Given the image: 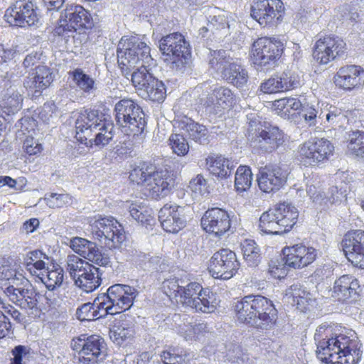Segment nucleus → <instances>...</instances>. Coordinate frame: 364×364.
<instances>
[{"label": "nucleus", "mask_w": 364, "mask_h": 364, "mask_svg": "<svg viewBox=\"0 0 364 364\" xmlns=\"http://www.w3.org/2000/svg\"><path fill=\"white\" fill-rule=\"evenodd\" d=\"M136 334V322L128 314H120L115 318L109 327V338L119 346L130 343Z\"/></svg>", "instance_id": "obj_21"}, {"label": "nucleus", "mask_w": 364, "mask_h": 364, "mask_svg": "<svg viewBox=\"0 0 364 364\" xmlns=\"http://www.w3.org/2000/svg\"><path fill=\"white\" fill-rule=\"evenodd\" d=\"M260 90L264 93L269 94L284 92V85H282L279 75H274L262 82Z\"/></svg>", "instance_id": "obj_57"}, {"label": "nucleus", "mask_w": 364, "mask_h": 364, "mask_svg": "<svg viewBox=\"0 0 364 364\" xmlns=\"http://www.w3.org/2000/svg\"><path fill=\"white\" fill-rule=\"evenodd\" d=\"M159 220L164 231L177 233L186 225L183 208L176 205L166 204L159 211Z\"/></svg>", "instance_id": "obj_24"}, {"label": "nucleus", "mask_w": 364, "mask_h": 364, "mask_svg": "<svg viewBox=\"0 0 364 364\" xmlns=\"http://www.w3.org/2000/svg\"><path fill=\"white\" fill-rule=\"evenodd\" d=\"M106 308L99 294L93 302L82 304L77 309L76 316L82 321H91L107 316Z\"/></svg>", "instance_id": "obj_31"}, {"label": "nucleus", "mask_w": 364, "mask_h": 364, "mask_svg": "<svg viewBox=\"0 0 364 364\" xmlns=\"http://www.w3.org/2000/svg\"><path fill=\"white\" fill-rule=\"evenodd\" d=\"M108 315H120L129 310L138 295L137 290L131 286L116 284L109 287L107 292L100 294Z\"/></svg>", "instance_id": "obj_13"}, {"label": "nucleus", "mask_w": 364, "mask_h": 364, "mask_svg": "<svg viewBox=\"0 0 364 364\" xmlns=\"http://www.w3.org/2000/svg\"><path fill=\"white\" fill-rule=\"evenodd\" d=\"M299 211L290 203L276 204L259 217L258 229L267 235H283L289 232L297 223Z\"/></svg>", "instance_id": "obj_6"}, {"label": "nucleus", "mask_w": 364, "mask_h": 364, "mask_svg": "<svg viewBox=\"0 0 364 364\" xmlns=\"http://www.w3.org/2000/svg\"><path fill=\"white\" fill-rule=\"evenodd\" d=\"M252 138L253 149L259 154H270L289 140L288 136L278 127L264 122L251 121L248 128Z\"/></svg>", "instance_id": "obj_7"}, {"label": "nucleus", "mask_w": 364, "mask_h": 364, "mask_svg": "<svg viewBox=\"0 0 364 364\" xmlns=\"http://www.w3.org/2000/svg\"><path fill=\"white\" fill-rule=\"evenodd\" d=\"M284 10L281 0H254L250 15L262 27L272 28L282 22Z\"/></svg>", "instance_id": "obj_15"}, {"label": "nucleus", "mask_w": 364, "mask_h": 364, "mask_svg": "<svg viewBox=\"0 0 364 364\" xmlns=\"http://www.w3.org/2000/svg\"><path fill=\"white\" fill-rule=\"evenodd\" d=\"M117 124L127 136L141 135L146 126L145 114L141 107L131 99L119 100L114 107Z\"/></svg>", "instance_id": "obj_8"}, {"label": "nucleus", "mask_w": 364, "mask_h": 364, "mask_svg": "<svg viewBox=\"0 0 364 364\" xmlns=\"http://www.w3.org/2000/svg\"><path fill=\"white\" fill-rule=\"evenodd\" d=\"M31 354V348L28 346L18 345L11 350L13 358L10 364H26V360H28Z\"/></svg>", "instance_id": "obj_59"}, {"label": "nucleus", "mask_w": 364, "mask_h": 364, "mask_svg": "<svg viewBox=\"0 0 364 364\" xmlns=\"http://www.w3.org/2000/svg\"><path fill=\"white\" fill-rule=\"evenodd\" d=\"M75 139L82 144L105 146L113 138L114 125L108 116L98 109L80 112L75 123Z\"/></svg>", "instance_id": "obj_4"}, {"label": "nucleus", "mask_w": 364, "mask_h": 364, "mask_svg": "<svg viewBox=\"0 0 364 364\" xmlns=\"http://www.w3.org/2000/svg\"><path fill=\"white\" fill-rule=\"evenodd\" d=\"M76 86L87 94L92 93L96 90L95 80L83 72L80 68H76L69 73Z\"/></svg>", "instance_id": "obj_46"}, {"label": "nucleus", "mask_w": 364, "mask_h": 364, "mask_svg": "<svg viewBox=\"0 0 364 364\" xmlns=\"http://www.w3.org/2000/svg\"><path fill=\"white\" fill-rule=\"evenodd\" d=\"M285 265L301 269L313 263L317 257V250L312 247L296 245L283 249Z\"/></svg>", "instance_id": "obj_23"}, {"label": "nucleus", "mask_w": 364, "mask_h": 364, "mask_svg": "<svg viewBox=\"0 0 364 364\" xmlns=\"http://www.w3.org/2000/svg\"><path fill=\"white\" fill-rule=\"evenodd\" d=\"M94 26L90 12L82 6L68 5L61 14L58 25L53 30L55 36L60 37L65 43L70 41L81 43L88 38V31Z\"/></svg>", "instance_id": "obj_5"}, {"label": "nucleus", "mask_w": 364, "mask_h": 364, "mask_svg": "<svg viewBox=\"0 0 364 364\" xmlns=\"http://www.w3.org/2000/svg\"><path fill=\"white\" fill-rule=\"evenodd\" d=\"M179 127L185 131L189 138L200 144L208 142V131L207 128L198 122H195L191 118L183 117L179 121Z\"/></svg>", "instance_id": "obj_34"}, {"label": "nucleus", "mask_w": 364, "mask_h": 364, "mask_svg": "<svg viewBox=\"0 0 364 364\" xmlns=\"http://www.w3.org/2000/svg\"><path fill=\"white\" fill-rule=\"evenodd\" d=\"M332 43H326L323 38L318 40L314 46L313 52L314 58L322 65L328 64L336 58L334 53L330 49Z\"/></svg>", "instance_id": "obj_47"}, {"label": "nucleus", "mask_w": 364, "mask_h": 364, "mask_svg": "<svg viewBox=\"0 0 364 364\" xmlns=\"http://www.w3.org/2000/svg\"><path fill=\"white\" fill-rule=\"evenodd\" d=\"M348 189V185L346 183L331 187L328 191V200L332 203L342 202L346 199Z\"/></svg>", "instance_id": "obj_61"}, {"label": "nucleus", "mask_w": 364, "mask_h": 364, "mask_svg": "<svg viewBox=\"0 0 364 364\" xmlns=\"http://www.w3.org/2000/svg\"><path fill=\"white\" fill-rule=\"evenodd\" d=\"M341 245L348 260L356 267L364 269V230L348 232Z\"/></svg>", "instance_id": "obj_20"}, {"label": "nucleus", "mask_w": 364, "mask_h": 364, "mask_svg": "<svg viewBox=\"0 0 364 364\" xmlns=\"http://www.w3.org/2000/svg\"><path fill=\"white\" fill-rule=\"evenodd\" d=\"M336 86L346 90L358 89L364 82V69L356 65L341 67L334 77Z\"/></svg>", "instance_id": "obj_25"}, {"label": "nucleus", "mask_w": 364, "mask_h": 364, "mask_svg": "<svg viewBox=\"0 0 364 364\" xmlns=\"http://www.w3.org/2000/svg\"><path fill=\"white\" fill-rule=\"evenodd\" d=\"M70 247L81 257L100 266L106 267L109 258L102 253L96 243L82 237H75L70 240Z\"/></svg>", "instance_id": "obj_27"}, {"label": "nucleus", "mask_w": 364, "mask_h": 364, "mask_svg": "<svg viewBox=\"0 0 364 364\" xmlns=\"http://www.w3.org/2000/svg\"><path fill=\"white\" fill-rule=\"evenodd\" d=\"M358 111L343 110L338 107H333L326 114V120L331 125L338 127H343L345 124L352 123L354 120L353 117L356 115Z\"/></svg>", "instance_id": "obj_43"}, {"label": "nucleus", "mask_w": 364, "mask_h": 364, "mask_svg": "<svg viewBox=\"0 0 364 364\" xmlns=\"http://www.w3.org/2000/svg\"><path fill=\"white\" fill-rule=\"evenodd\" d=\"M188 302L189 306L196 311L206 314L213 312L218 304L216 294L208 288H203L195 301L191 300Z\"/></svg>", "instance_id": "obj_37"}, {"label": "nucleus", "mask_w": 364, "mask_h": 364, "mask_svg": "<svg viewBox=\"0 0 364 364\" xmlns=\"http://www.w3.org/2000/svg\"><path fill=\"white\" fill-rule=\"evenodd\" d=\"M146 189L149 196L155 200L169 195L175 185L174 178L167 170L156 169Z\"/></svg>", "instance_id": "obj_28"}, {"label": "nucleus", "mask_w": 364, "mask_h": 364, "mask_svg": "<svg viewBox=\"0 0 364 364\" xmlns=\"http://www.w3.org/2000/svg\"><path fill=\"white\" fill-rule=\"evenodd\" d=\"M187 354L185 351L169 348L168 350L162 351L160 356L164 364H179L185 360Z\"/></svg>", "instance_id": "obj_55"}, {"label": "nucleus", "mask_w": 364, "mask_h": 364, "mask_svg": "<svg viewBox=\"0 0 364 364\" xmlns=\"http://www.w3.org/2000/svg\"><path fill=\"white\" fill-rule=\"evenodd\" d=\"M142 95L153 102H163L166 97V88L162 81L154 77L151 83L143 90Z\"/></svg>", "instance_id": "obj_49"}, {"label": "nucleus", "mask_w": 364, "mask_h": 364, "mask_svg": "<svg viewBox=\"0 0 364 364\" xmlns=\"http://www.w3.org/2000/svg\"><path fill=\"white\" fill-rule=\"evenodd\" d=\"M64 278V270L59 265H53L52 269L48 267L46 270L43 272L38 279L45 284L48 290L53 291L59 287Z\"/></svg>", "instance_id": "obj_42"}, {"label": "nucleus", "mask_w": 364, "mask_h": 364, "mask_svg": "<svg viewBox=\"0 0 364 364\" xmlns=\"http://www.w3.org/2000/svg\"><path fill=\"white\" fill-rule=\"evenodd\" d=\"M0 307L4 310V314H8L11 316V318L16 321V323L20 324H24L26 323L25 316L14 306L10 304H6L3 300L0 298Z\"/></svg>", "instance_id": "obj_63"}, {"label": "nucleus", "mask_w": 364, "mask_h": 364, "mask_svg": "<svg viewBox=\"0 0 364 364\" xmlns=\"http://www.w3.org/2000/svg\"><path fill=\"white\" fill-rule=\"evenodd\" d=\"M23 97L18 92H13L1 101V107L7 115L14 114L22 108Z\"/></svg>", "instance_id": "obj_50"}, {"label": "nucleus", "mask_w": 364, "mask_h": 364, "mask_svg": "<svg viewBox=\"0 0 364 364\" xmlns=\"http://www.w3.org/2000/svg\"><path fill=\"white\" fill-rule=\"evenodd\" d=\"M221 77L237 87H242L248 81L247 70L240 64L231 63L221 72Z\"/></svg>", "instance_id": "obj_35"}, {"label": "nucleus", "mask_w": 364, "mask_h": 364, "mask_svg": "<svg viewBox=\"0 0 364 364\" xmlns=\"http://www.w3.org/2000/svg\"><path fill=\"white\" fill-rule=\"evenodd\" d=\"M360 291L358 280L352 275L345 274L335 281L332 296L341 302L350 303L357 300Z\"/></svg>", "instance_id": "obj_26"}, {"label": "nucleus", "mask_w": 364, "mask_h": 364, "mask_svg": "<svg viewBox=\"0 0 364 364\" xmlns=\"http://www.w3.org/2000/svg\"><path fill=\"white\" fill-rule=\"evenodd\" d=\"M201 227L209 234L220 237L231 227V220L227 211L214 208L206 210L201 218Z\"/></svg>", "instance_id": "obj_22"}, {"label": "nucleus", "mask_w": 364, "mask_h": 364, "mask_svg": "<svg viewBox=\"0 0 364 364\" xmlns=\"http://www.w3.org/2000/svg\"><path fill=\"white\" fill-rule=\"evenodd\" d=\"M4 17L11 25L21 28L34 26L39 20L33 0H16L6 11Z\"/></svg>", "instance_id": "obj_17"}, {"label": "nucleus", "mask_w": 364, "mask_h": 364, "mask_svg": "<svg viewBox=\"0 0 364 364\" xmlns=\"http://www.w3.org/2000/svg\"><path fill=\"white\" fill-rule=\"evenodd\" d=\"M252 183V173L250 168L240 166L235 173V188L237 193H243L249 190Z\"/></svg>", "instance_id": "obj_48"}, {"label": "nucleus", "mask_w": 364, "mask_h": 364, "mask_svg": "<svg viewBox=\"0 0 364 364\" xmlns=\"http://www.w3.org/2000/svg\"><path fill=\"white\" fill-rule=\"evenodd\" d=\"M243 258L248 266L255 267L262 259L261 251L255 240L246 239L242 244Z\"/></svg>", "instance_id": "obj_45"}, {"label": "nucleus", "mask_w": 364, "mask_h": 364, "mask_svg": "<svg viewBox=\"0 0 364 364\" xmlns=\"http://www.w3.org/2000/svg\"><path fill=\"white\" fill-rule=\"evenodd\" d=\"M126 208L133 219L141 225L148 228L154 225L155 218L151 208L142 204V203L127 202Z\"/></svg>", "instance_id": "obj_36"}, {"label": "nucleus", "mask_w": 364, "mask_h": 364, "mask_svg": "<svg viewBox=\"0 0 364 364\" xmlns=\"http://www.w3.org/2000/svg\"><path fill=\"white\" fill-rule=\"evenodd\" d=\"M213 95L215 98V106L214 111L215 114L231 107L235 103V97L232 90L225 87H216L213 90Z\"/></svg>", "instance_id": "obj_44"}, {"label": "nucleus", "mask_w": 364, "mask_h": 364, "mask_svg": "<svg viewBox=\"0 0 364 364\" xmlns=\"http://www.w3.org/2000/svg\"><path fill=\"white\" fill-rule=\"evenodd\" d=\"M46 205L50 208H60L71 203L69 194L50 193L44 197Z\"/></svg>", "instance_id": "obj_53"}, {"label": "nucleus", "mask_w": 364, "mask_h": 364, "mask_svg": "<svg viewBox=\"0 0 364 364\" xmlns=\"http://www.w3.org/2000/svg\"><path fill=\"white\" fill-rule=\"evenodd\" d=\"M314 340L317 358L325 364H358L362 343L355 335L333 334L332 326L325 323L316 330Z\"/></svg>", "instance_id": "obj_2"}, {"label": "nucleus", "mask_w": 364, "mask_h": 364, "mask_svg": "<svg viewBox=\"0 0 364 364\" xmlns=\"http://www.w3.org/2000/svg\"><path fill=\"white\" fill-rule=\"evenodd\" d=\"M90 232L94 240H99L110 250L119 248L126 238L122 225L113 217L91 220Z\"/></svg>", "instance_id": "obj_11"}, {"label": "nucleus", "mask_w": 364, "mask_h": 364, "mask_svg": "<svg viewBox=\"0 0 364 364\" xmlns=\"http://www.w3.org/2000/svg\"><path fill=\"white\" fill-rule=\"evenodd\" d=\"M102 274L100 268L90 264L74 280L75 284L84 291L89 293L101 284Z\"/></svg>", "instance_id": "obj_30"}, {"label": "nucleus", "mask_w": 364, "mask_h": 364, "mask_svg": "<svg viewBox=\"0 0 364 364\" xmlns=\"http://www.w3.org/2000/svg\"><path fill=\"white\" fill-rule=\"evenodd\" d=\"M53 80L51 70L47 66L38 65L24 81V86L35 92H41L47 88Z\"/></svg>", "instance_id": "obj_32"}, {"label": "nucleus", "mask_w": 364, "mask_h": 364, "mask_svg": "<svg viewBox=\"0 0 364 364\" xmlns=\"http://www.w3.org/2000/svg\"><path fill=\"white\" fill-rule=\"evenodd\" d=\"M347 152L364 160V131H352L346 133Z\"/></svg>", "instance_id": "obj_40"}, {"label": "nucleus", "mask_w": 364, "mask_h": 364, "mask_svg": "<svg viewBox=\"0 0 364 364\" xmlns=\"http://www.w3.org/2000/svg\"><path fill=\"white\" fill-rule=\"evenodd\" d=\"M304 103L297 98H282L274 102V107L279 110L281 114L289 119L294 120L300 116Z\"/></svg>", "instance_id": "obj_39"}, {"label": "nucleus", "mask_w": 364, "mask_h": 364, "mask_svg": "<svg viewBox=\"0 0 364 364\" xmlns=\"http://www.w3.org/2000/svg\"><path fill=\"white\" fill-rule=\"evenodd\" d=\"M188 319L186 314H175L172 316V320L175 323L173 328L186 341L200 339L208 333L207 324L205 323H198L192 324L185 323Z\"/></svg>", "instance_id": "obj_29"}, {"label": "nucleus", "mask_w": 364, "mask_h": 364, "mask_svg": "<svg viewBox=\"0 0 364 364\" xmlns=\"http://www.w3.org/2000/svg\"><path fill=\"white\" fill-rule=\"evenodd\" d=\"M150 48L138 36H123L117 49V63L123 75H131L133 85L140 92L154 79L150 73L154 60Z\"/></svg>", "instance_id": "obj_1"}, {"label": "nucleus", "mask_w": 364, "mask_h": 364, "mask_svg": "<svg viewBox=\"0 0 364 364\" xmlns=\"http://www.w3.org/2000/svg\"><path fill=\"white\" fill-rule=\"evenodd\" d=\"M90 263L75 255H68L66 260V270L71 278L75 280L88 267Z\"/></svg>", "instance_id": "obj_52"}, {"label": "nucleus", "mask_w": 364, "mask_h": 364, "mask_svg": "<svg viewBox=\"0 0 364 364\" xmlns=\"http://www.w3.org/2000/svg\"><path fill=\"white\" fill-rule=\"evenodd\" d=\"M71 348L78 354L82 364H100L108 355V348L104 338L99 335L81 334L73 338Z\"/></svg>", "instance_id": "obj_9"}, {"label": "nucleus", "mask_w": 364, "mask_h": 364, "mask_svg": "<svg viewBox=\"0 0 364 364\" xmlns=\"http://www.w3.org/2000/svg\"><path fill=\"white\" fill-rule=\"evenodd\" d=\"M159 50L164 55L165 61L172 64L176 69H182L191 56V48L185 37L179 33L164 36L159 41Z\"/></svg>", "instance_id": "obj_12"}, {"label": "nucleus", "mask_w": 364, "mask_h": 364, "mask_svg": "<svg viewBox=\"0 0 364 364\" xmlns=\"http://www.w3.org/2000/svg\"><path fill=\"white\" fill-rule=\"evenodd\" d=\"M326 43H332V45L330 46V49L332 50L334 53V55L336 58H339L343 56L346 50V44L343 41L342 38L338 36H328L323 38Z\"/></svg>", "instance_id": "obj_62"}, {"label": "nucleus", "mask_w": 364, "mask_h": 364, "mask_svg": "<svg viewBox=\"0 0 364 364\" xmlns=\"http://www.w3.org/2000/svg\"><path fill=\"white\" fill-rule=\"evenodd\" d=\"M4 292L12 302L24 309L31 318L41 316V309L38 302L41 295L33 287L16 288L14 285H9Z\"/></svg>", "instance_id": "obj_18"}, {"label": "nucleus", "mask_w": 364, "mask_h": 364, "mask_svg": "<svg viewBox=\"0 0 364 364\" xmlns=\"http://www.w3.org/2000/svg\"><path fill=\"white\" fill-rule=\"evenodd\" d=\"M334 151L333 144L324 138H311L299 146V159L305 166L327 161Z\"/></svg>", "instance_id": "obj_14"}, {"label": "nucleus", "mask_w": 364, "mask_h": 364, "mask_svg": "<svg viewBox=\"0 0 364 364\" xmlns=\"http://www.w3.org/2000/svg\"><path fill=\"white\" fill-rule=\"evenodd\" d=\"M156 169V166L151 162H141L130 171L129 178L132 183L146 188Z\"/></svg>", "instance_id": "obj_38"}, {"label": "nucleus", "mask_w": 364, "mask_h": 364, "mask_svg": "<svg viewBox=\"0 0 364 364\" xmlns=\"http://www.w3.org/2000/svg\"><path fill=\"white\" fill-rule=\"evenodd\" d=\"M202 286L198 282H191L186 287L182 288L180 299L183 302L189 306V301L196 300V296L203 290Z\"/></svg>", "instance_id": "obj_56"}, {"label": "nucleus", "mask_w": 364, "mask_h": 364, "mask_svg": "<svg viewBox=\"0 0 364 364\" xmlns=\"http://www.w3.org/2000/svg\"><path fill=\"white\" fill-rule=\"evenodd\" d=\"M162 289L167 296L177 299L180 297L182 287L179 285L178 279L171 278L163 282Z\"/></svg>", "instance_id": "obj_60"}, {"label": "nucleus", "mask_w": 364, "mask_h": 364, "mask_svg": "<svg viewBox=\"0 0 364 364\" xmlns=\"http://www.w3.org/2000/svg\"><path fill=\"white\" fill-rule=\"evenodd\" d=\"M284 43L274 37H261L252 44L251 60L257 70H267L280 59Z\"/></svg>", "instance_id": "obj_10"}, {"label": "nucleus", "mask_w": 364, "mask_h": 364, "mask_svg": "<svg viewBox=\"0 0 364 364\" xmlns=\"http://www.w3.org/2000/svg\"><path fill=\"white\" fill-rule=\"evenodd\" d=\"M231 63L230 58L226 50H219L210 52L209 65L216 72L220 71L221 73Z\"/></svg>", "instance_id": "obj_51"}, {"label": "nucleus", "mask_w": 364, "mask_h": 364, "mask_svg": "<svg viewBox=\"0 0 364 364\" xmlns=\"http://www.w3.org/2000/svg\"><path fill=\"white\" fill-rule=\"evenodd\" d=\"M288 174V171L284 166L267 165L259 169L257 177L258 186L264 193H275L286 184Z\"/></svg>", "instance_id": "obj_19"}, {"label": "nucleus", "mask_w": 364, "mask_h": 364, "mask_svg": "<svg viewBox=\"0 0 364 364\" xmlns=\"http://www.w3.org/2000/svg\"><path fill=\"white\" fill-rule=\"evenodd\" d=\"M240 267L235 252L228 248H222L210 257L208 271L215 279L228 280L237 273Z\"/></svg>", "instance_id": "obj_16"}, {"label": "nucleus", "mask_w": 364, "mask_h": 364, "mask_svg": "<svg viewBox=\"0 0 364 364\" xmlns=\"http://www.w3.org/2000/svg\"><path fill=\"white\" fill-rule=\"evenodd\" d=\"M234 310L240 323L259 331L267 332L277 326L278 311L273 301L264 296H245L235 303Z\"/></svg>", "instance_id": "obj_3"}, {"label": "nucleus", "mask_w": 364, "mask_h": 364, "mask_svg": "<svg viewBox=\"0 0 364 364\" xmlns=\"http://www.w3.org/2000/svg\"><path fill=\"white\" fill-rule=\"evenodd\" d=\"M169 142L173 151L178 156H185L188 154L189 146L183 135L179 134H171Z\"/></svg>", "instance_id": "obj_54"}, {"label": "nucleus", "mask_w": 364, "mask_h": 364, "mask_svg": "<svg viewBox=\"0 0 364 364\" xmlns=\"http://www.w3.org/2000/svg\"><path fill=\"white\" fill-rule=\"evenodd\" d=\"M48 256L40 250H34L28 252L24 257L23 264L26 269L33 276L39 277L43 272L46 270Z\"/></svg>", "instance_id": "obj_33"}, {"label": "nucleus", "mask_w": 364, "mask_h": 364, "mask_svg": "<svg viewBox=\"0 0 364 364\" xmlns=\"http://www.w3.org/2000/svg\"><path fill=\"white\" fill-rule=\"evenodd\" d=\"M284 85V92L295 89L300 86L301 80L298 74L291 70H286L279 74Z\"/></svg>", "instance_id": "obj_58"}, {"label": "nucleus", "mask_w": 364, "mask_h": 364, "mask_svg": "<svg viewBox=\"0 0 364 364\" xmlns=\"http://www.w3.org/2000/svg\"><path fill=\"white\" fill-rule=\"evenodd\" d=\"M207 165L209 172L220 178L229 177L233 169V165L231 164V162L222 156L208 157Z\"/></svg>", "instance_id": "obj_41"}, {"label": "nucleus", "mask_w": 364, "mask_h": 364, "mask_svg": "<svg viewBox=\"0 0 364 364\" xmlns=\"http://www.w3.org/2000/svg\"><path fill=\"white\" fill-rule=\"evenodd\" d=\"M23 148L25 152L29 156L36 155L41 152L43 146L32 136H27L24 141Z\"/></svg>", "instance_id": "obj_64"}]
</instances>
